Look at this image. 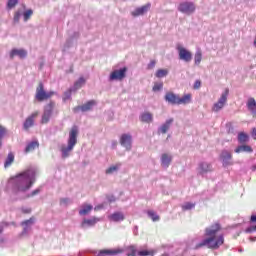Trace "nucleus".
I'll return each mask as SVG.
<instances>
[{
    "instance_id": "f257e3e1",
    "label": "nucleus",
    "mask_w": 256,
    "mask_h": 256,
    "mask_svg": "<svg viewBox=\"0 0 256 256\" xmlns=\"http://www.w3.org/2000/svg\"><path fill=\"white\" fill-rule=\"evenodd\" d=\"M223 227L221 223L215 222L209 227L205 228L204 235L205 239L196 244L195 249H201V247H207L208 249H219L225 243V236L219 234Z\"/></svg>"
},
{
    "instance_id": "f03ea898",
    "label": "nucleus",
    "mask_w": 256,
    "mask_h": 256,
    "mask_svg": "<svg viewBox=\"0 0 256 256\" xmlns=\"http://www.w3.org/2000/svg\"><path fill=\"white\" fill-rule=\"evenodd\" d=\"M37 172L33 168H29L24 172L17 174L8 181V185L12 187V193L17 195V193H25L29 191L33 184L35 183V177Z\"/></svg>"
},
{
    "instance_id": "7ed1b4c3",
    "label": "nucleus",
    "mask_w": 256,
    "mask_h": 256,
    "mask_svg": "<svg viewBox=\"0 0 256 256\" xmlns=\"http://www.w3.org/2000/svg\"><path fill=\"white\" fill-rule=\"evenodd\" d=\"M78 135H79V128L77 126H73L69 132L68 146L61 147V153H62L63 159H67L71 151H73V149L77 145Z\"/></svg>"
},
{
    "instance_id": "20e7f679",
    "label": "nucleus",
    "mask_w": 256,
    "mask_h": 256,
    "mask_svg": "<svg viewBox=\"0 0 256 256\" xmlns=\"http://www.w3.org/2000/svg\"><path fill=\"white\" fill-rule=\"evenodd\" d=\"M164 99L171 105H189V103H191L192 95L185 94L183 97H179L173 92H167L164 96Z\"/></svg>"
},
{
    "instance_id": "39448f33",
    "label": "nucleus",
    "mask_w": 256,
    "mask_h": 256,
    "mask_svg": "<svg viewBox=\"0 0 256 256\" xmlns=\"http://www.w3.org/2000/svg\"><path fill=\"white\" fill-rule=\"evenodd\" d=\"M53 95H55L54 91L46 92L43 82H39L36 88V94H35L36 100H38L41 103L43 101H47V99H51Z\"/></svg>"
},
{
    "instance_id": "423d86ee",
    "label": "nucleus",
    "mask_w": 256,
    "mask_h": 256,
    "mask_svg": "<svg viewBox=\"0 0 256 256\" xmlns=\"http://www.w3.org/2000/svg\"><path fill=\"white\" fill-rule=\"evenodd\" d=\"M53 109H55V102L50 101L45 107L44 112L42 114L41 118V124L47 125L49 121L51 120V115H53Z\"/></svg>"
},
{
    "instance_id": "0eeeda50",
    "label": "nucleus",
    "mask_w": 256,
    "mask_h": 256,
    "mask_svg": "<svg viewBox=\"0 0 256 256\" xmlns=\"http://www.w3.org/2000/svg\"><path fill=\"white\" fill-rule=\"evenodd\" d=\"M197 9L193 2H182L178 5V11L184 13V15H193Z\"/></svg>"
},
{
    "instance_id": "6e6552de",
    "label": "nucleus",
    "mask_w": 256,
    "mask_h": 256,
    "mask_svg": "<svg viewBox=\"0 0 256 256\" xmlns=\"http://www.w3.org/2000/svg\"><path fill=\"white\" fill-rule=\"evenodd\" d=\"M176 49L178 51V56L180 61H185V63H190L193 59V54L191 51L187 50L185 47L181 46V44H178L176 46Z\"/></svg>"
},
{
    "instance_id": "1a4fd4ad",
    "label": "nucleus",
    "mask_w": 256,
    "mask_h": 256,
    "mask_svg": "<svg viewBox=\"0 0 256 256\" xmlns=\"http://www.w3.org/2000/svg\"><path fill=\"white\" fill-rule=\"evenodd\" d=\"M227 97H229V89H226L225 92L222 93L219 100L213 105L212 111H214V113H218V111L225 107V103H227Z\"/></svg>"
},
{
    "instance_id": "9d476101",
    "label": "nucleus",
    "mask_w": 256,
    "mask_h": 256,
    "mask_svg": "<svg viewBox=\"0 0 256 256\" xmlns=\"http://www.w3.org/2000/svg\"><path fill=\"white\" fill-rule=\"evenodd\" d=\"M127 77V67L120 70H114L109 77L110 81H123Z\"/></svg>"
},
{
    "instance_id": "9b49d317",
    "label": "nucleus",
    "mask_w": 256,
    "mask_h": 256,
    "mask_svg": "<svg viewBox=\"0 0 256 256\" xmlns=\"http://www.w3.org/2000/svg\"><path fill=\"white\" fill-rule=\"evenodd\" d=\"M95 105H97V101L90 100V101L86 102L84 105L74 107L73 112L79 113V111H82V113H85L87 111H91V109H93V107H95Z\"/></svg>"
},
{
    "instance_id": "f8f14e48",
    "label": "nucleus",
    "mask_w": 256,
    "mask_h": 256,
    "mask_svg": "<svg viewBox=\"0 0 256 256\" xmlns=\"http://www.w3.org/2000/svg\"><path fill=\"white\" fill-rule=\"evenodd\" d=\"M132 144L133 137L131 136V134H122L120 136V145H122V147H125L126 151H131Z\"/></svg>"
},
{
    "instance_id": "ddd939ff",
    "label": "nucleus",
    "mask_w": 256,
    "mask_h": 256,
    "mask_svg": "<svg viewBox=\"0 0 256 256\" xmlns=\"http://www.w3.org/2000/svg\"><path fill=\"white\" fill-rule=\"evenodd\" d=\"M39 117V111L33 112L30 116L24 121L23 127L25 131H29L33 125H35V119Z\"/></svg>"
},
{
    "instance_id": "4468645a",
    "label": "nucleus",
    "mask_w": 256,
    "mask_h": 256,
    "mask_svg": "<svg viewBox=\"0 0 256 256\" xmlns=\"http://www.w3.org/2000/svg\"><path fill=\"white\" fill-rule=\"evenodd\" d=\"M151 9V3H147L142 7H138L136 8L132 13V17H139L141 15H145V13H147V11H149Z\"/></svg>"
},
{
    "instance_id": "2eb2a0df",
    "label": "nucleus",
    "mask_w": 256,
    "mask_h": 256,
    "mask_svg": "<svg viewBox=\"0 0 256 256\" xmlns=\"http://www.w3.org/2000/svg\"><path fill=\"white\" fill-rule=\"evenodd\" d=\"M19 57L20 59H25L27 57V52L25 49H12L10 52V59Z\"/></svg>"
},
{
    "instance_id": "dca6fc26",
    "label": "nucleus",
    "mask_w": 256,
    "mask_h": 256,
    "mask_svg": "<svg viewBox=\"0 0 256 256\" xmlns=\"http://www.w3.org/2000/svg\"><path fill=\"white\" fill-rule=\"evenodd\" d=\"M232 158L233 156L231 155V152L227 150H223L220 155V159L223 161L224 166L231 165L229 161H231Z\"/></svg>"
},
{
    "instance_id": "f3484780",
    "label": "nucleus",
    "mask_w": 256,
    "mask_h": 256,
    "mask_svg": "<svg viewBox=\"0 0 256 256\" xmlns=\"http://www.w3.org/2000/svg\"><path fill=\"white\" fill-rule=\"evenodd\" d=\"M97 223H99V218H90V219H84L82 221L81 227L85 228V227H95V225H97Z\"/></svg>"
},
{
    "instance_id": "a211bd4d",
    "label": "nucleus",
    "mask_w": 256,
    "mask_h": 256,
    "mask_svg": "<svg viewBox=\"0 0 256 256\" xmlns=\"http://www.w3.org/2000/svg\"><path fill=\"white\" fill-rule=\"evenodd\" d=\"M248 111H250L253 117H256V101L255 98H249L247 102Z\"/></svg>"
},
{
    "instance_id": "6ab92c4d",
    "label": "nucleus",
    "mask_w": 256,
    "mask_h": 256,
    "mask_svg": "<svg viewBox=\"0 0 256 256\" xmlns=\"http://www.w3.org/2000/svg\"><path fill=\"white\" fill-rule=\"evenodd\" d=\"M140 121L142 123H153V114L150 112H144L140 115Z\"/></svg>"
},
{
    "instance_id": "aec40b11",
    "label": "nucleus",
    "mask_w": 256,
    "mask_h": 256,
    "mask_svg": "<svg viewBox=\"0 0 256 256\" xmlns=\"http://www.w3.org/2000/svg\"><path fill=\"white\" fill-rule=\"evenodd\" d=\"M110 221H114L115 223H118L119 221L125 220V215H123L122 212H116L109 216Z\"/></svg>"
},
{
    "instance_id": "412c9836",
    "label": "nucleus",
    "mask_w": 256,
    "mask_h": 256,
    "mask_svg": "<svg viewBox=\"0 0 256 256\" xmlns=\"http://www.w3.org/2000/svg\"><path fill=\"white\" fill-rule=\"evenodd\" d=\"M171 161H173V157L169 154H162L161 163L163 167H169L171 165Z\"/></svg>"
},
{
    "instance_id": "4be33fe9",
    "label": "nucleus",
    "mask_w": 256,
    "mask_h": 256,
    "mask_svg": "<svg viewBox=\"0 0 256 256\" xmlns=\"http://www.w3.org/2000/svg\"><path fill=\"white\" fill-rule=\"evenodd\" d=\"M235 153H253V148L249 145H241L235 149Z\"/></svg>"
},
{
    "instance_id": "5701e85b",
    "label": "nucleus",
    "mask_w": 256,
    "mask_h": 256,
    "mask_svg": "<svg viewBox=\"0 0 256 256\" xmlns=\"http://www.w3.org/2000/svg\"><path fill=\"white\" fill-rule=\"evenodd\" d=\"M173 123V118L168 119L161 127L160 132L165 135L171 129V124Z\"/></svg>"
},
{
    "instance_id": "b1692460",
    "label": "nucleus",
    "mask_w": 256,
    "mask_h": 256,
    "mask_svg": "<svg viewBox=\"0 0 256 256\" xmlns=\"http://www.w3.org/2000/svg\"><path fill=\"white\" fill-rule=\"evenodd\" d=\"M35 149H39L38 141L30 142L25 148V153H31V151H35Z\"/></svg>"
},
{
    "instance_id": "393cba45",
    "label": "nucleus",
    "mask_w": 256,
    "mask_h": 256,
    "mask_svg": "<svg viewBox=\"0 0 256 256\" xmlns=\"http://www.w3.org/2000/svg\"><path fill=\"white\" fill-rule=\"evenodd\" d=\"M213 169L211 168V164L207 162L200 163L199 165V171L200 173H209Z\"/></svg>"
},
{
    "instance_id": "a878e982",
    "label": "nucleus",
    "mask_w": 256,
    "mask_h": 256,
    "mask_svg": "<svg viewBox=\"0 0 256 256\" xmlns=\"http://www.w3.org/2000/svg\"><path fill=\"white\" fill-rule=\"evenodd\" d=\"M93 211V206L91 204L83 205L82 209L79 210V215H89Z\"/></svg>"
},
{
    "instance_id": "bb28decb",
    "label": "nucleus",
    "mask_w": 256,
    "mask_h": 256,
    "mask_svg": "<svg viewBox=\"0 0 256 256\" xmlns=\"http://www.w3.org/2000/svg\"><path fill=\"white\" fill-rule=\"evenodd\" d=\"M167 75H169V70H167V69H158L156 71L155 77H157L158 79H161L163 77H167Z\"/></svg>"
},
{
    "instance_id": "cd10ccee",
    "label": "nucleus",
    "mask_w": 256,
    "mask_h": 256,
    "mask_svg": "<svg viewBox=\"0 0 256 256\" xmlns=\"http://www.w3.org/2000/svg\"><path fill=\"white\" fill-rule=\"evenodd\" d=\"M85 85V78L80 77L78 81L74 83V87L72 88L74 91H77V89H81Z\"/></svg>"
},
{
    "instance_id": "c85d7f7f",
    "label": "nucleus",
    "mask_w": 256,
    "mask_h": 256,
    "mask_svg": "<svg viewBox=\"0 0 256 256\" xmlns=\"http://www.w3.org/2000/svg\"><path fill=\"white\" fill-rule=\"evenodd\" d=\"M13 161H15V155H13V153H9L7 158H6V161L4 163V167H11V164L13 163Z\"/></svg>"
},
{
    "instance_id": "c756f323",
    "label": "nucleus",
    "mask_w": 256,
    "mask_h": 256,
    "mask_svg": "<svg viewBox=\"0 0 256 256\" xmlns=\"http://www.w3.org/2000/svg\"><path fill=\"white\" fill-rule=\"evenodd\" d=\"M117 253H121V250H102L97 256L117 255Z\"/></svg>"
},
{
    "instance_id": "7c9ffc66",
    "label": "nucleus",
    "mask_w": 256,
    "mask_h": 256,
    "mask_svg": "<svg viewBox=\"0 0 256 256\" xmlns=\"http://www.w3.org/2000/svg\"><path fill=\"white\" fill-rule=\"evenodd\" d=\"M238 141L239 143H247V141H249V135H247L245 132H240L238 134Z\"/></svg>"
},
{
    "instance_id": "2f4dec72",
    "label": "nucleus",
    "mask_w": 256,
    "mask_h": 256,
    "mask_svg": "<svg viewBox=\"0 0 256 256\" xmlns=\"http://www.w3.org/2000/svg\"><path fill=\"white\" fill-rule=\"evenodd\" d=\"M127 256H137V249L135 248V245H130L126 250Z\"/></svg>"
},
{
    "instance_id": "473e14b6",
    "label": "nucleus",
    "mask_w": 256,
    "mask_h": 256,
    "mask_svg": "<svg viewBox=\"0 0 256 256\" xmlns=\"http://www.w3.org/2000/svg\"><path fill=\"white\" fill-rule=\"evenodd\" d=\"M202 59H203V53H201V51L198 50L194 56L195 65H199L201 63Z\"/></svg>"
},
{
    "instance_id": "72a5a7b5",
    "label": "nucleus",
    "mask_w": 256,
    "mask_h": 256,
    "mask_svg": "<svg viewBox=\"0 0 256 256\" xmlns=\"http://www.w3.org/2000/svg\"><path fill=\"white\" fill-rule=\"evenodd\" d=\"M73 91H75V90L73 88H70L64 92V95L62 98L64 103H65V101H69V99H71V95H72Z\"/></svg>"
},
{
    "instance_id": "f704fd0d",
    "label": "nucleus",
    "mask_w": 256,
    "mask_h": 256,
    "mask_svg": "<svg viewBox=\"0 0 256 256\" xmlns=\"http://www.w3.org/2000/svg\"><path fill=\"white\" fill-rule=\"evenodd\" d=\"M147 215L148 217H150V219H152V221H159L160 217L159 215H157V213H155V211L153 210H148L147 211Z\"/></svg>"
},
{
    "instance_id": "c9c22d12",
    "label": "nucleus",
    "mask_w": 256,
    "mask_h": 256,
    "mask_svg": "<svg viewBox=\"0 0 256 256\" xmlns=\"http://www.w3.org/2000/svg\"><path fill=\"white\" fill-rule=\"evenodd\" d=\"M155 251L154 250H142L138 252V256H154Z\"/></svg>"
},
{
    "instance_id": "e433bc0d",
    "label": "nucleus",
    "mask_w": 256,
    "mask_h": 256,
    "mask_svg": "<svg viewBox=\"0 0 256 256\" xmlns=\"http://www.w3.org/2000/svg\"><path fill=\"white\" fill-rule=\"evenodd\" d=\"M121 167V164H117L114 166H110L108 169H106V175H111V173H115Z\"/></svg>"
},
{
    "instance_id": "4c0bfd02",
    "label": "nucleus",
    "mask_w": 256,
    "mask_h": 256,
    "mask_svg": "<svg viewBox=\"0 0 256 256\" xmlns=\"http://www.w3.org/2000/svg\"><path fill=\"white\" fill-rule=\"evenodd\" d=\"M33 15V10L29 9L23 13L24 21H29Z\"/></svg>"
},
{
    "instance_id": "58836bf2",
    "label": "nucleus",
    "mask_w": 256,
    "mask_h": 256,
    "mask_svg": "<svg viewBox=\"0 0 256 256\" xmlns=\"http://www.w3.org/2000/svg\"><path fill=\"white\" fill-rule=\"evenodd\" d=\"M161 89H163V82L154 83V86L152 88V91H154V93H157V91H161Z\"/></svg>"
},
{
    "instance_id": "ea45409f",
    "label": "nucleus",
    "mask_w": 256,
    "mask_h": 256,
    "mask_svg": "<svg viewBox=\"0 0 256 256\" xmlns=\"http://www.w3.org/2000/svg\"><path fill=\"white\" fill-rule=\"evenodd\" d=\"M195 207V204L191 203V202H187L186 204H184L182 206L183 211H189L191 209H193Z\"/></svg>"
},
{
    "instance_id": "a19ab883",
    "label": "nucleus",
    "mask_w": 256,
    "mask_h": 256,
    "mask_svg": "<svg viewBox=\"0 0 256 256\" xmlns=\"http://www.w3.org/2000/svg\"><path fill=\"white\" fill-rule=\"evenodd\" d=\"M17 3H19V0H8V3H7L8 9H13V7L17 5Z\"/></svg>"
},
{
    "instance_id": "79ce46f5",
    "label": "nucleus",
    "mask_w": 256,
    "mask_h": 256,
    "mask_svg": "<svg viewBox=\"0 0 256 256\" xmlns=\"http://www.w3.org/2000/svg\"><path fill=\"white\" fill-rule=\"evenodd\" d=\"M20 19H21V12H15V14H14V23H19Z\"/></svg>"
},
{
    "instance_id": "37998d69",
    "label": "nucleus",
    "mask_w": 256,
    "mask_h": 256,
    "mask_svg": "<svg viewBox=\"0 0 256 256\" xmlns=\"http://www.w3.org/2000/svg\"><path fill=\"white\" fill-rule=\"evenodd\" d=\"M155 65H157V61L155 60H151L150 63L147 66V69L151 70V69H155Z\"/></svg>"
},
{
    "instance_id": "c03bdc74",
    "label": "nucleus",
    "mask_w": 256,
    "mask_h": 256,
    "mask_svg": "<svg viewBox=\"0 0 256 256\" xmlns=\"http://www.w3.org/2000/svg\"><path fill=\"white\" fill-rule=\"evenodd\" d=\"M256 232V225L250 226L246 229V233H255Z\"/></svg>"
},
{
    "instance_id": "a18cd8bd",
    "label": "nucleus",
    "mask_w": 256,
    "mask_h": 256,
    "mask_svg": "<svg viewBox=\"0 0 256 256\" xmlns=\"http://www.w3.org/2000/svg\"><path fill=\"white\" fill-rule=\"evenodd\" d=\"M40 192H41V190H39V189L33 190L31 192V194L28 195V197H35V195H39Z\"/></svg>"
},
{
    "instance_id": "49530a36",
    "label": "nucleus",
    "mask_w": 256,
    "mask_h": 256,
    "mask_svg": "<svg viewBox=\"0 0 256 256\" xmlns=\"http://www.w3.org/2000/svg\"><path fill=\"white\" fill-rule=\"evenodd\" d=\"M193 87H194V89H201V82H200V80H196Z\"/></svg>"
},
{
    "instance_id": "de8ad7c7",
    "label": "nucleus",
    "mask_w": 256,
    "mask_h": 256,
    "mask_svg": "<svg viewBox=\"0 0 256 256\" xmlns=\"http://www.w3.org/2000/svg\"><path fill=\"white\" fill-rule=\"evenodd\" d=\"M61 205H67L69 203V198H62L60 199Z\"/></svg>"
},
{
    "instance_id": "09e8293b",
    "label": "nucleus",
    "mask_w": 256,
    "mask_h": 256,
    "mask_svg": "<svg viewBox=\"0 0 256 256\" xmlns=\"http://www.w3.org/2000/svg\"><path fill=\"white\" fill-rule=\"evenodd\" d=\"M34 219L30 218L28 220H25L24 222H22V225H29V224H33Z\"/></svg>"
},
{
    "instance_id": "8fccbe9b",
    "label": "nucleus",
    "mask_w": 256,
    "mask_h": 256,
    "mask_svg": "<svg viewBox=\"0 0 256 256\" xmlns=\"http://www.w3.org/2000/svg\"><path fill=\"white\" fill-rule=\"evenodd\" d=\"M251 136L256 141V128H252Z\"/></svg>"
},
{
    "instance_id": "3c124183",
    "label": "nucleus",
    "mask_w": 256,
    "mask_h": 256,
    "mask_svg": "<svg viewBox=\"0 0 256 256\" xmlns=\"http://www.w3.org/2000/svg\"><path fill=\"white\" fill-rule=\"evenodd\" d=\"M250 223H256V214L251 215Z\"/></svg>"
},
{
    "instance_id": "603ef678",
    "label": "nucleus",
    "mask_w": 256,
    "mask_h": 256,
    "mask_svg": "<svg viewBox=\"0 0 256 256\" xmlns=\"http://www.w3.org/2000/svg\"><path fill=\"white\" fill-rule=\"evenodd\" d=\"M22 212L25 213V214H29V213H31V209L26 208V209H23Z\"/></svg>"
},
{
    "instance_id": "864d4df0",
    "label": "nucleus",
    "mask_w": 256,
    "mask_h": 256,
    "mask_svg": "<svg viewBox=\"0 0 256 256\" xmlns=\"http://www.w3.org/2000/svg\"><path fill=\"white\" fill-rule=\"evenodd\" d=\"M115 147H117V142H114L113 144V149H115Z\"/></svg>"
},
{
    "instance_id": "5fc2aeb1",
    "label": "nucleus",
    "mask_w": 256,
    "mask_h": 256,
    "mask_svg": "<svg viewBox=\"0 0 256 256\" xmlns=\"http://www.w3.org/2000/svg\"><path fill=\"white\" fill-rule=\"evenodd\" d=\"M0 233H3V228L0 227Z\"/></svg>"
}]
</instances>
